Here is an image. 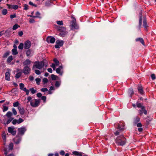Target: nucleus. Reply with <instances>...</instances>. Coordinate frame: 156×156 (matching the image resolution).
Segmentation results:
<instances>
[{"instance_id":"4","label":"nucleus","mask_w":156,"mask_h":156,"mask_svg":"<svg viewBox=\"0 0 156 156\" xmlns=\"http://www.w3.org/2000/svg\"><path fill=\"white\" fill-rule=\"evenodd\" d=\"M56 44L55 45V47L56 48H59L60 47L62 46L64 44L63 41L57 40L56 41Z\"/></svg>"},{"instance_id":"53","label":"nucleus","mask_w":156,"mask_h":156,"mask_svg":"<svg viewBox=\"0 0 156 156\" xmlns=\"http://www.w3.org/2000/svg\"><path fill=\"white\" fill-rule=\"evenodd\" d=\"M2 137L4 140H5L6 139L5 134V133H2Z\"/></svg>"},{"instance_id":"27","label":"nucleus","mask_w":156,"mask_h":156,"mask_svg":"<svg viewBox=\"0 0 156 156\" xmlns=\"http://www.w3.org/2000/svg\"><path fill=\"white\" fill-rule=\"evenodd\" d=\"M61 69L59 68H57L56 69V72L57 73L59 74L60 75L62 76L63 74V72L61 71Z\"/></svg>"},{"instance_id":"56","label":"nucleus","mask_w":156,"mask_h":156,"mask_svg":"<svg viewBox=\"0 0 156 156\" xmlns=\"http://www.w3.org/2000/svg\"><path fill=\"white\" fill-rule=\"evenodd\" d=\"M41 99L44 102H45L46 101V97L45 96H42L41 97Z\"/></svg>"},{"instance_id":"22","label":"nucleus","mask_w":156,"mask_h":156,"mask_svg":"<svg viewBox=\"0 0 156 156\" xmlns=\"http://www.w3.org/2000/svg\"><path fill=\"white\" fill-rule=\"evenodd\" d=\"M140 118L138 116H137L134 119V124L136 125L137 123H138L140 121Z\"/></svg>"},{"instance_id":"3","label":"nucleus","mask_w":156,"mask_h":156,"mask_svg":"<svg viewBox=\"0 0 156 156\" xmlns=\"http://www.w3.org/2000/svg\"><path fill=\"white\" fill-rule=\"evenodd\" d=\"M71 17L72 19V20L70 22L71 27L74 29H78L79 27L76 23V19L73 16V15L71 16Z\"/></svg>"},{"instance_id":"63","label":"nucleus","mask_w":156,"mask_h":156,"mask_svg":"<svg viewBox=\"0 0 156 156\" xmlns=\"http://www.w3.org/2000/svg\"><path fill=\"white\" fill-rule=\"evenodd\" d=\"M35 73L37 75H39L41 74V72L38 69H36L35 70Z\"/></svg>"},{"instance_id":"60","label":"nucleus","mask_w":156,"mask_h":156,"mask_svg":"<svg viewBox=\"0 0 156 156\" xmlns=\"http://www.w3.org/2000/svg\"><path fill=\"white\" fill-rule=\"evenodd\" d=\"M12 123L13 125H15L16 124V123H18L17 120L16 119L13 120L12 122Z\"/></svg>"},{"instance_id":"59","label":"nucleus","mask_w":156,"mask_h":156,"mask_svg":"<svg viewBox=\"0 0 156 156\" xmlns=\"http://www.w3.org/2000/svg\"><path fill=\"white\" fill-rule=\"evenodd\" d=\"M41 90L42 92H45L48 91V90L46 88H44L41 89Z\"/></svg>"},{"instance_id":"51","label":"nucleus","mask_w":156,"mask_h":156,"mask_svg":"<svg viewBox=\"0 0 156 156\" xmlns=\"http://www.w3.org/2000/svg\"><path fill=\"white\" fill-rule=\"evenodd\" d=\"M29 4L30 5H31L32 6H34L35 7H36L37 6V5L36 4L33 3V2H32L31 1H30L29 2Z\"/></svg>"},{"instance_id":"8","label":"nucleus","mask_w":156,"mask_h":156,"mask_svg":"<svg viewBox=\"0 0 156 156\" xmlns=\"http://www.w3.org/2000/svg\"><path fill=\"white\" fill-rule=\"evenodd\" d=\"M143 26L145 30L147 31V28L148 26L147 23V20L146 16H144L143 17Z\"/></svg>"},{"instance_id":"26","label":"nucleus","mask_w":156,"mask_h":156,"mask_svg":"<svg viewBox=\"0 0 156 156\" xmlns=\"http://www.w3.org/2000/svg\"><path fill=\"white\" fill-rule=\"evenodd\" d=\"M13 59L12 55L9 56L7 59V62L9 63L11 62V61Z\"/></svg>"},{"instance_id":"16","label":"nucleus","mask_w":156,"mask_h":156,"mask_svg":"<svg viewBox=\"0 0 156 156\" xmlns=\"http://www.w3.org/2000/svg\"><path fill=\"white\" fill-rule=\"evenodd\" d=\"M18 108L20 114L22 115H23L25 112L24 108L23 107H18Z\"/></svg>"},{"instance_id":"31","label":"nucleus","mask_w":156,"mask_h":156,"mask_svg":"<svg viewBox=\"0 0 156 156\" xmlns=\"http://www.w3.org/2000/svg\"><path fill=\"white\" fill-rule=\"evenodd\" d=\"M10 51H7L5 53L3 56V58H6L9 54Z\"/></svg>"},{"instance_id":"50","label":"nucleus","mask_w":156,"mask_h":156,"mask_svg":"<svg viewBox=\"0 0 156 156\" xmlns=\"http://www.w3.org/2000/svg\"><path fill=\"white\" fill-rule=\"evenodd\" d=\"M8 109V107L5 106L4 105H3V111L5 112L7 111Z\"/></svg>"},{"instance_id":"55","label":"nucleus","mask_w":156,"mask_h":156,"mask_svg":"<svg viewBox=\"0 0 156 156\" xmlns=\"http://www.w3.org/2000/svg\"><path fill=\"white\" fill-rule=\"evenodd\" d=\"M24 121V120L21 119V118H20L18 120H17L18 123L20 124L22 122H23Z\"/></svg>"},{"instance_id":"9","label":"nucleus","mask_w":156,"mask_h":156,"mask_svg":"<svg viewBox=\"0 0 156 156\" xmlns=\"http://www.w3.org/2000/svg\"><path fill=\"white\" fill-rule=\"evenodd\" d=\"M55 38L52 36H49L46 38V41L48 43H54L55 41Z\"/></svg>"},{"instance_id":"49","label":"nucleus","mask_w":156,"mask_h":156,"mask_svg":"<svg viewBox=\"0 0 156 156\" xmlns=\"http://www.w3.org/2000/svg\"><path fill=\"white\" fill-rule=\"evenodd\" d=\"M12 8L14 9H16L18 8V6L16 5H12Z\"/></svg>"},{"instance_id":"28","label":"nucleus","mask_w":156,"mask_h":156,"mask_svg":"<svg viewBox=\"0 0 156 156\" xmlns=\"http://www.w3.org/2000/svg\"><path fill=\"white\" fill-rule=\"evenodd\" d=\"M53 61L55 63L56 66H59V62L58 61L56 58H54Z\"/></svg>"},{"instance_id":"12","label":"nucleus","mask_w":156,"mask_h":156,"mask_svg":"<svg viewBox=\"0 0 156 156\" xmlns=\"http://www.w3.org/2000/svg\"><path fill=\"white\" fill-rule=\"evenodd\" d=\"M24 48L26 49H29L31 46L30 41L29 40L26 41L24 43Z\"/></svg>"},{"instance_id":"10","label":"nucleus","mask_w":156,"mask_h":156,"mask_svg":"<svg viewBox=\"0 0 156 156\" xmlns=\"http://www.w3.org/2000/svg\"><path fill=\"white\" fill-rule=\"evenodd\" d=\"M30 70L29 66H25L23 69V72L24 74L27 75L29 74Z\"/></svg>"},{"instance_id":"44","label":"nucleus","mask_w":156,"mask_h":156,"mask_svg":"<svg viewBox=\"0 0 156 156\" xmlns=\"http://www.w3.org/2000/svg\"><path fill=\"white\" fill-rule=\"evenodd\" d=\"M14 128H12L10 127H9L8 128V131L9 133H11L12 132Z\"/></svg>"},{"instance_id":"36","label":"nucleus","mask_w":156,"mask_h":156,"mask_svg":"<svg viewBox=\"0 0 156 156\" xmlns=\"http://www.w3.org/2000/svg\"><path fill=\"white\" fill-rule=\"evenodd\" d=\"M22 74V73L21 72H19L16 74L15 77L16 79H18L21 76V75Z\"/></svg>"},{"instance_id":"7","label":"nucleus","mask_w":156,"mask_h":156,"mask_svg":"<svg viewBox=\"0 0 156 156\" xmlns=\"http://www.w3.org/2000/svg\"><path fill=\"white\" fill-rule=\"evenodd\" d=\"M139 28L140 29L142 24V11L141 10L139 12Z\"/></svg>"},{"instance_id":"64","label":"nucleus","mask_w":156,"mask_h":156,"mask_svg":"<svg viewBox=\"0 0 156 156\" xmlns=\"http://www.w3.org/2000/svg\"><path fill=\"white\" fill-rule=\"evenodd\" d=\"M29 22L30 23H34L35 22L34 20L33 19H30Z\"/></svg>"},{"instance_id":"34","label":"nucleus","mask_w":156,"mask_h":156,"mask_svg":"<svg viewBox=\"0 0 156 156\" xmlns=\"http://www.w3.org/2000/svg\"><path fill=\"white\" fill-rule=\"evenodd\" d=\"M31 50L28 49L27 51L26 52V55L27 56H30V54L31 53Z\"/></svg>"},{"instance_id":"17","label":"nucleus","mask_w":156,"mask_h":156,"mask_svg":"<svg viewBox=\"0 0 156 156\" xmlns=\"http://www.w3.org/2000/svg\"><path fill=\"white\" fill-rule=\"evenodd\" d=\"M128 94L129 95L130 97L131 98L132 97L133 95L134 94V92L133 90V89L132 88H130L129 90L128 91Z\"/></svg>"},{"instance_id":"35","label":"nucleus","mask_w":156,"mask_h":156,"mask_svg":"<svg viewBox=\"0 0 156 156\" xmlns=\"http://www.w3.org/2000/svg\"><path fill=\"white\" fill-rule=\"evenodd\" d=\"M7 12V10L5 9H4L2 10V13L3 15H6Z\"/></svg>"},{"instance_id":"20","label":"nucleus","mask_w":156,"mask_h":156,"mask_svg":"<svg viewBox=\"0 0 156 156\" xmlns=\"http://www.w3.org/2000/svg\"><path fill=\"white\" fill-rule=\"evenodd\" d=\"M10 74L9 72H7L5 73V79L6 80L9 81L10 80Z\"/></svg>"},{"instance_id":"1","label":"nucleus","mask_w":156,"mask_h":156,"mask_svg":"<svg viewBox=\"0 0 156 156\" xmlns=\"http://www.w3.org/2000/svg\"><path fill=\"white\" fill-rule=\"evenodd\" d=\"M115 141L117 145L120 146L124 145L127 142L126 138L123 135L117 136Z\"/></svg>"},{"instance_id":"15","label":"nucleus","mask_w":156,"mask_h":156,"mask_svg":"<svg viewBox=\"0 0 156 156\" xmlns=\"http://www.w3.org/2000/svg\"><path fill=\"white\" fill-rule=\"evenodd\" d=\"M147 119L146 122L145 126L147 128L151 121L152 120V118L149 116H147Z\"/></svg>"},{"instance_id":"58","label":"nucleus","mask_w":156,"mask_h":156,"mask_svg":"<svg viewBox=\"0 0 156 156\" xmlns=\"http://www.w3.org/2000/svg\"><path fill=\"white\" fill-rule=\"evenodd\" d=\"M6 32V31H5L4 30L0 32V37L5 34Z\"/></svg>"},{"instance_id":"46","label":"nucleus","mask_w":156,"mask_h":156,"mask_svg":"<svg viewBox=\"0 0 156 156\" xmlns=\"http://www.w3.org/2000/svg\"><path fill=\"white\" fill-rule=\"evenodd\" d=\"M23 44L22 43H20L18 46V48L22 50L23 49Z\"/></svg>"},{"instance_id":"33","label":"nucleus","mask_w":156,"mask_h":156,"mask_svg":"<svg viewBox=\"0 0 156 156\" xmlns=\"http://www.w3.org/2000/svg\"><path fill=\"white\" fill-rule=\"evenodd\" d=\"M136 106L138 108H141L143 107H144V106L142 105V104L141 103H139L138 102H137L136 103Z\"/></svg>"},{"instance_id":"39","label":"nucleus","mask_w":156,"mask_h":156,"mask_svg":"<svg viewBox=\"0 0 156 156\" xmlns=\"http://www.w3.org/2000/svg\"><path fill=\"white\" fill-rule=\"evenodd\" d=\"M41 14L38 11H37L36 13V16H37V17H36V18H41V17L40 16Z\"/></svg>"},{"instance_id":"37","label":"nucleus","mask_w":156,"mask_h":156,"mask_svg":"<svg viewBox=\"0 0 156 156\" xmlns=\"http://www.w3.org/2000/svg\"><path fill=\"white\" fill-rule=\"evenodd\" d=\"M12 114V113L10 112H8L5 115L8 117H11Z\"/></svg>"},{"instance_id":"5","label":"nucleus","mask_w":156,"mask_h":156,"mask_svg":"<svg viewBox=\"0 0 156 156\" xmlns=\"http://www.w3.org/2000/svg\"><path fill=\"white\" fill-rule=\"evenodd\" d=\"M34 101L35 102V103L33 102L32 101H31L30 103L31 106L33 107H37L39 105L40 103L41 100L40 99H34Z\"/></svg>"},{"instance_id":"24","label":"nucleus","mask_w":156,"mask_h":156,"mask_svg":"<svg viewBox=\"0 0 156 156\" xmlns=\"http://www.w3.org/2000/svg\"><path fill=\"white\" fill-rule=\"evenodd\" d=\"M51 79L53 80H58L59 78L58 76H56L53 74L51 75Z\"/></svg>"},{"instance_id":"42","label":"nucleus","mask_w":156,"mask_h":156,"mask_svg":"<svg viewBox=\"0 0 156 156\" xmlns=\"http://www.w3.org/2000/svg\"><path fill=\"white\" fill-rule=\"evenodd\" d=\"M24 8L23 10H27L29 9V6L26 4H25L23 5Z\"/></svg>"},{"instance_id":"2","label":"nucleus","mask_w":156,"mask_h":156,"mask_svg":"<svg viewBox=\"0 0 156 156\" xmlns=\"http://www.w3.org/2000/svg\"><path fill=\"white\" fill-rule=\"evenodd\" d=\"M34 64L33 66V69H34L35 67L36 68L40 69L42 68L44 65L46 66L48 65L47 61L45 59L43 61L41 62L36 61L34 62Z\"/></svg>"},{"instance_id":"13","label":"nucleus","mask_w":156,"mask_h":156,"mask_svg":"<svg viewBox=\"0 0 156 156\" xmlns=\"http://www.w3.org/2000/svg\"><path fill=\"white\" fill-rule=\"evenodd\" d=\"M137 89L138 92L141 95L144 94V91L143 89V88L141 84L139 85L138 86Z\"/></svg>"},{"instance_id":"23","label":"nucleus","mask_w":156,"mask_h":156,"mask_svg":"<svg viewBox=\"0 0 156 156\" xmlns=\"http://www.w3.org/2000/svg\"><path fill=\"white\" fill-rule=\"evenodd\" d=\"M58 27V30L60 32L64 31L66 30V28L65 27L59 26Z\"/></svg>"},{"instance_id":"21","label":"nucleus","mask_w":156,"mask_h":156,"mask_svg":"<svg viewBox=\"0 0 156 156\" xmlns=\"http://www.w3.org/2000/svg\"><path fill=\"white\" fill-rule=\"evenodd\" d=\"M116 129H119V131H123L124 130V128L122 127L121 124H118L117 127H116Z\"/></svg>"},{"instance_id":"61","label":"nucleus","mask_w":156,"mask_h":156,"mask_svg":"<svg viewBox=\"0 0 156 156\" xmlns=\"http://www.w3.org/2000/svg\"><path fill=\"white\" fill-rule=\"evenodd\" d=\"M51 5L50 2L48 1L46 2L45 3V5L46 6H49Z\"/></svg>"},{"instance_id":"54","label":"nucleus","mask_w":156,"mask_h":156,"mask_svg":"<svg viewBox=\"0 0 156 156\" xmlns=\"http://www.w3.org/2000/svg\"><path fill=\"white\" fill-rule=\"evenodd\" d=\"M12 111L14 115H16L17 114V112L15 108H12Z\"/></svg>"},{"instance_id":"38","label":"nucleus","mask_w":156,"mask_h":156,"mask_svg":"<svg viewBox=\"0 0 156 156\" xmlns=\"http://www.w3.org/2000/svg\"><path fill=\"white\" fill-rule=\"evenodd\" d=\"M122 132L123 131H119V129H117L114 132V134L115 136H117L119 135L120 133Z\"/></svg>"},{"instance_id":"48","label":"nucleus","mask_w":156,"mask_h":156,"mask_svg":"<svg viewBox=\"0 0 156 156\" xmlns=\"http://www.w3.org/2000/svg\"><path fill=\"white\" fill-rule=\"evenodd\" d=\"M30 90L31 91V92L32 94H34L36 92V90H35L33 88H30Z\"/></svg>"},{"instance_id":"18","label":"nucleus","mask_w":156,"mask_h":156,"mask_svg":"<svg viewBox=\"0 0 156 156\" xmlns=\"http://www.w3.org/2000/svg\"><path fill=\"white\" fill-rule=\"evenodd\" d=\"M136 41H140L144 46H145L144 41L143 38L139 37L136 39Z\"/></svg>"},{"instance_id":"29","label":"nucleus","mask_w":156,"mask_h":156,"mask_svg":"<svg viewBox=\"0 0 156 156\" xmlns=\"http://www.w3.org/2000/svg\"><path fill=\"white\" fill-rule=\"evenodd\" d=\"M12 54L13 55H16L18 54L17 50L16 48H13L12 50Z\"/></svg>"},{"instance_id":"47","label":"nucleus","mask_w":156,"mask_h":156,"mask_svg":"<svg viewBox=\"0 0 156 156\" xmlns=\"http://www.w3.org/2000/svg\"><path fill=\"white\" fill-rule=\"evenodd\" d=\"M57 23L60 25H63V23L62 21H57L56 22Z\"/></svg>"},{"instance_id":"41","label":"nucleus","mask_w":156,"mask_h":156,"mask_svg":"<svg viewBox=\"0 0 156 156\" xmlns=\"http://www.w3.org/2000/svg\"><path fill=\"white\" fill-rule=\"evenodd\" d=\"M48 81V80L47 78H44L42 80V82L44 84L45 83H47Z\"/></svg>"},{"instance_id":"25","label":"nucleus","mask_w":156,"mask_h":156,"mask_svg":"<svg viewBox=\"0 0 156 156\" xmlns=\"http://www.w3.org/2000/svg\"><path fill=\"white\" fill-rule=\"evenodd\" d=\"M67 32L66 31H64L61 32L59 33V35L60 36L62 37H64L67 34Z\"/></svg>"},{"instance_id":"30","label":"nucleus","mask_w":156,"mask_h":156,"mask_svg":"<svg viewBox=\"0 0 156 156\" xmlns=\"http://www.w3.org/2000/svg\"><path fill=\"white\" fill-rule=\"evenodd\" d=\"M61 84V81H55V86L56 87H59Z\"/></svg>"},{"instance_id":"62","label":"nucleus","mask_w":156,"mask_h":156,"mask_svg":"<svg viewBox=\"0 0 156 156\" xmlns=\"http://www.w3.org/2000/svg\"><path fill=\"white\" fill-rule=\"evenodd\" d=\"M16 13H15L13 15H10V17L11 19H12L14 18H15L16 17Z\"/></svg>"},{"instance_id":"43","label":"nucleus","mask_w":156,"mask_h":156,"mask_svg":"<svg viewBox=\"0 0 156 156\" xmlns=\"http://www.w3.org/2000/svg\"><path fill=\"white\" fill-rule=\"evenodd\" d=\"M20 105V104L18 101H16L13 103V106L14 107H18L19 106V105Z\"/></svg>"},{"instance_id":"45","label":"nucleus","mask_w":156,"mask_h":156,"mask_svg":"<svg viewBox=\"0 0 156 156\" xmlns=\"http://www.w3.org/2000/svg\"><path fill=\"white\" fill-rule=\"evenodd\" d=\"M13 147V144L12 143H11L9 145V150H12Z\"/></svg>"},{"instance_id":"57","label":"nucleus","mask_w":156,"mask_h":156,"mask_svg":"<svg viewBox=\"0 0 156 156\" xmlns=\"http://www.w3.org/2000/svg\"><path fill=\"white\" fill-rule=\"evenodd\" d=\"M79 152H78L77 151H75L73 152V154L75 155L76 156H78Z\"/></svg>"},{"instance_id":"52","label":"nucleus","mask_w":156,"mask_h":156,"mask_svg":"<svg viewBox=\"0 0 156 156\" xmlns=\"http://www.w3.org/2000/svg\"><path fill=\"white\" fill-rule=\"evenodd\" d=\"M24 84L23 83H20V89L21 90H23V88H24Z\"/></svg>"},{"instance_id":"40","label":"nucleus","mask_w":156,"mask_h":156,"mask_svg":"<svg viewBox=\"0 0 156 156\" xmlns=\"http://www.w3.org/2000/svg\"><path fill=\"white\" fill-rule=\"evenodd\" d=\"M35 80L36 81L37 84L38 85H40V83L41 81V79L39 78H37L35 79Z\"/></svg>"},{"instance_id":"32","label":"nucleus","mask_w":156,"mask_h":156,"mask_svg":"<svg viewBox=\"0 0 156 156\" xmlns=\"http://www.w3.org/2000/svg\"><path fill=\"white\" fill-rule=\"evenodd\" d=\"M20 27V26H19L17 24H16L13 26L12 29L13 30H15L17 29L18 27Z\"/></svg>"},{"instance_id":"6","label":"nucleus","mask_w":156,"mask_h":156,"mask_svg":"<svg viewBox=\"0 0 156 156\" xmlns=\"http://www.w3.org/2000/svg\"><path fill=\"white\" fill-rule=\"evenodd\" d=\"M26 130L27 129L25 127H22L20 128H19L18 129V134L19 135H23Z\"/></svg>"},{"instance_id":"14","label":"nucleus","mask_w":156,"mask_h":156,"mask_svg":"<svg viewBox=\"0 0 156 156\" xmlns=\"http://www.w3.org/2000/svg\"><path fill=\"white\" fill-rule=\"evenodd\" d=\"M21 137L16 136L13 139V141L14 143L16 144H19L21 140Z\"/></svg>"},{"instance_id":"19","label":"nucleus","mask_w":156,"mask_h":156,"mask_svg":"<svg viewBox=\"0 0 156 156\" xmlns=\"http://www.w3.org/2000/svg\"><path fill=\"white\" fill-rule=\"evenodd\" d=\"M31 62L29 59H27L26 60L24 61L23 62V66H27L31 64Z\"/></svg>"},{"instance_id":"11","label":"nucleus","mask_w":156,"mask_h":156,"mask_svg":"<svg viewBox=\"0 0 156 156\" xmlns=\"http://www.w3.org/2000/svg\"><path fill=\"white\" fill-rule=\"evenodd\" d=\"M143 113L145 115H147V111L145 109L144 106L141 109L139 110V115L140 116H142Z\"/></svg>"}]
</instances>
